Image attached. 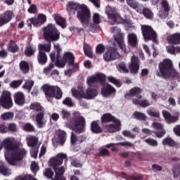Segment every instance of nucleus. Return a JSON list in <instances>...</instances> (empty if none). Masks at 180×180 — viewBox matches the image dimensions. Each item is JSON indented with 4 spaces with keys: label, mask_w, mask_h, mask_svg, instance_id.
Here are the masks:
<instances>
[{
    "label": "nucleus",
    "mask_w": 180,
    "mask_h": 180,
    "mask_svg": "<svg viewBox=\"0 0 180 180\" xmlns=\"http://www.w3.org/2000/svg\"><path fill=\"white\" fill-rule=\"evenodd\" d=\"M37 60L39 64L44 65L47 63V55L44 52H39L37 55Z\"/></svg>",
    "instance_id": "31"
},
{
    "label": "nucleus",
    "mask_w": 180,
    "mask_h": 180,
    "mask_svg": "<svg viewBox=\"0 0 180 180\" xmlns=\"http://www.w3.org/2000/svg\"><path fill=\"white\" fill-rule=\"evenodd\" d=\"M176 47L174 45H167L166 46V50L169 54H175Z\"/></svg>",
    "instance_id": "51"
},
{
    "label": "nucleus",
    "mask_w": 180,
    "mask_h": 180,
    "mask_svg": "<svg viewBox=\"0 0 180 180\" xmlns=\"http://www.w3.org/2000/svg\"><path fill=\"white\" fill-rule=\"evenodd\" d=\"M25 55L27 56V57H30V56H33L34 53H36V46H29L25 49Z\"/></svg>",
    "instance_id": "39"
},
{
    "label": "nucleus",
    "mask_w": 180,
    "mask_h": 180,
    "mask_svg": "<svg viewBox=\"0 0 180 180\" xmlns=\"http://www.w3.org/2000/svg\"><path fill=\"white\" fill-rule=\"evenodd\" d=\"M169 13V11L160 8L158 15L159 18H161V19H165L168 16Z\"/></svg>",
    "instance_id": "45"
},
{
    "label": "nucleus",
    "mask_w": 180,
    "mask_h": 180,
    "mask_svg": "<svg viewBox=\"0 0 180 180\" xmlns=\"http://www.w3.org/2000/svg\"><path fill=\"white\" fill-rule=\"evenodd\" d=\"M103 58L105 61L117 60V58H120V53L117 52V49L115 48H109L108 51L104 53Z\"/></svg>",
    "instance_id": "14"
},
{
    "label": "nucleus",
    "mask_w": 180,
    "mask_h": 180,
    "mask_svg": "<svg viewBox=\"0 0 180 180\" xmlns=\"http://www.w3.org/2000/svg\"><path fill=\"white\" fill-rule=\"evenodd\" d=\"M162 113L167 123H174L175 122H178V116H172L171 115V113L167 110H162Z\"/></svg>",
    "instance_id": "24"
},
{
    "label": "nucleus",
    "mask_w": 180,
    "mask_h": 180,
    "mask_svg": "<svg viewBox=\"0 0 180 180\" xmlns=\"http://www.w3.org/2000/svg\"><path fill=\"white\" fill-rule=\"evenodd\" d=\"M53 46L55 50H56L58 52L56 62V67H58V68H63V67H65V64L68 63L69 70L65 71V74L68 77H71V74H72V72L74 71V67H75V64H74V60L75 59V58L74 57V53L71 52H66L63 55V58L60 59V53L61 51L60 44H55Z\"/></svg>",
    "instance_id": "3"
},
{
    "label": "nucleus",
    "mask_w": 180,
    "mask_h": 180,
    "mask_svg": "<svg viewBox=\"0 0 180 180\" xmlns=\"http://www.w3.org/2000/svg\"><path fill=\"white\" fill-rule=\"evenodd\" d=\"M117 119L112 116L110 113L104 114L101 117V122L102 123H108L109 122H115Z\"/></svg>",
    "instance_id": "35"
},
{
    "label": "nucleus",
    "mask_w": 180,
    "mask_h": 180,
    "mask_svg": "<svg viewBox=\"0 0 180 180\" xmlns=\"http://www.w3.org/2000/svg\"><path fill=\"white\" fill-rule=\"evenodd\" d=\"M84 52L89 58L94 57V55H92V48L88 44H84Z\"/></svg>",
    "instance_id": "38"
},
{
    "label": "nucleus",
    "mask_w": 180,
    "mask_h": 180,
    "mask_svg": "<svg viewBox=\"0 0 180 180\" xmlns=\"http://www.w3.org/2000/svg\"><path fill=\"white\" fill-rule=\"evenodd\" d=\"M93 20L96 25L101 23V16L98 13H94L93 15Z\"/></svg>",
    "instance_id": "62"
},
{
    "label": "nucleus",
    "mask_w": 180,
    "mask_h": 180,
    "mask_svg": "<svg viewBox=\"0 0 180 180\" xmlns=\"http://www.w3.org/2000/svg\"><path fill=\"white\" fill-rule=\"evenodd\" d=\"M145 143L148 146H151V147H157L158 146V141L151 138L145 139Z\"/></svg>",
    "instance_id": "43"
},
{
    "label": "nucleus",
    "mask_w": 180,
    "mask_h": 180,
    "mask_svg": "<svg viewBox=\"0 0 180 180\" xmlns=\"http://www.w3.org/2000/svg\"><path fill=\"white\" fill-rule=\"evenodd\" d=\"M42 89L46 96L56 98V99H61V98H63V91L58 86L45 84L42 86Z\"/></svg>",
    "instance_id": "9"
},
{
    "label": "nucleus",
    "mask_w": 180,
    "mask_h": 180,
    "mask_svg": "<svg viewBox=\"0 0 180 180\" xmlns=\"http://www.w3.org/2000/svg\"><path fill=\"white\" fill-rule=\"evenodd\" d=\"M12 16H13L12 11H6L4 15L0 17V26H4V25H6V23L11 22L12 20Z\"/></svg>",
    "instance_id": "22"
},
{
    "label": "nucleus",
    "mask_w": 180,
    "mask_h": 180,
    "mask_svg": "<svg viewBox=\"0 0 180 180\" xmlns=\"http://www.w3.org/2000/svg\"><path fill=\"white\" fill-rule=\"evenodd\" d=\"M30 108L36 112H39V110H41V105L37 103H34L31 104Z\"/></svg>",
    "instance_id": "52"
},
{
    "label": "nucleus",
    "mask_w": 180,
    "mask_h": 180,
    "mask_svg": "<svg viewBox=\"0 0 180 180\" xmlns=\"http://www.w3.org/2000/svg\"><path fill=\"white\" fill-rule=\"evenodd\" d=\"M127 4L132 9H135L138 13H143L141 6L135 0H126Z\"/></svg>",
    "instance_id": "25"
},
{
    "label": "nucleus",
    "mask_w": 180,
    "mask_h": 180,
    "mask_svg": "<svg viewBox=\"0 0 180 180\" xmlns=\"http://www.w3.org/2000/svg\"><path fill=\"white\" fill-rule=\"evenodd\" d=\"M53 19L59 26L62 27L63 29L67 26V24H65V20L61 16L58 15V14H54Z\"/></svg>",
    "instance_id": "30"
},
{
    "label": "nucleus",
    "mask_w": 180,
    "mask_h": 180,
    "mask_svg": "<svg viewBox=\"0 0 180 180\" xmlns=\"http://www.w3.org/2000/svg\"><path fill=\"white\" fill-rule=\"evenodd\" d=\"M117 144H118V146H122V147H134V145L129 141L120 142Z\"/></svg>",
    "instance_id": "60"
},
{
    "label": "nucleus",
    "mask_w": 180,
    "mask_h": 180,
    "mask_svg": "<svg viewBox=\"0 0 180 180\" xmlns=\"http://www.w3.org/2000/svg\"><path fill=\"white\" fill-rule=\"evenodd\" d=\"M120 126H122L120 120L117 119L115 121H112V124L105 125V129L108 133H115V131H119V130H120Z\"/></svg>",
    "instance_id": "19"
},
{
    "label": "nucleus",
    "mask_w": 180,
    "mask_h": 180,
    "mask_svg": "<svg viewBox=\"0 0 180 180\" xmlns=\"http://www.w3.org/2000/svg\"><path fill=\"white\" fill-rule=\"evenodd\" d=\"M20 68L21 71L26 74V72H29V63L27 62L22 60L20 63Z\"/></svg>",
    "instance_id": "40"
},
{
    "label": "nucleus",
    "mask_w": 180,
    "mask_h": 180,
    "mask_svg": "<svg viewBox=\"0 0 180 180\" xmlns=\"http://www.w3.org/2000/svg\"><path fill=\"white\" fill-rule=\"evenodd\" d=\"M108 81L111 82V84H114V85H116V86H117L118 88L120 86V82H118V80L113 77H108Z\"/></svg>",
    "instance_id": "57"
},
{
    "label": "nucleus",
    "mask_w": 180,
    "mask_h": 180,
    "mask_svg": "<svg viewBox=\"0 0 180 180\" xmlns=\"http://www.w3.org/2000/svg\"><path fill=\"white\" fill-rule=\"evenodd\" d=\"M63 105H66V106H69L70 108H72L74 106V103H72V100L69 97L66 98L63 101Z\"/></svg>",
    "instance_id": "55"
},
{
    "label": "nucleus",
    "mask_w": 180,
    "mask_h": 180,
    "mask_svg": "<svg viewBox=\"0 0 180 180\" xmlns=\"http://www.w3.org/2000/svg\"><path fill=\"white\" fill-rule=\"evenodd\" d=\"M83 141H85V137L80 136L77 137L74 133L71 135V144L75 146L76 144H81Z\"/></svg>",
    "instance_id": "28"
},
{
    "label": "nucleus",
    "mask_w": 180,
    "mask_h": 180,
    "mask_svg": "<svg viewBox=\"0 0 180 180\" xmlns=\"http://www.w3.org/2000/svg\"><path fill=\"white\" fill-rule=\"evenodd\" d=\"M14 99L17 105H19L20 106L25 105V94L22 92L18 91L15 93Z\"/></svg>",
    "instance_id": "26"
},
{
    "label": "nucleus",
    "mask_w": 180,
    "mask_h": 180,
    "mask_svg": "<svg viewBox=\"0 0 180 180\" xmlns=\"http://www.w3.org/2000/svg\"><path fill=\"white\" fill-rule=\"evenodd\" d=\"M139 68L140 60H139V57L134 55L131 58V63L129 65V69L131 74H137Z\"/></svg>",
    "instance_id": "16"
},
{
    "label": "nucleus",
    "mask_w": 180,
    "mask_h": 180,
    "mask_svg": "<svg viewBox=\"0 0 180 180\" xmlns=\"http://www.w3.org/2000/svg\"><path fill=\"white\" fill-rule=\"evenodd\" d=\"M0 146H1V150L4 148V157L10 165H16L27 154V150L21 148L22 142L16 141L13 136L4 138Z\"/></svg>",
    "instance_id": "1"
},
{
    "label": "nucleus",
    "mask_w": 180,
    "mask_h": 180,
    "mask_svg": "<svg viewBox=\"0 0 180 180\" xmlns=\"http://www.w3.org/2000/svg\"><path fill=\"white\" fill-rule=\"evenodd\" d=\"M160 9H163L165 11H169V4L167 0H162V7Z\"/></svg>",
    "instance_id": "56"
},
{
    "label": "nucleus",
    "mask_w": 180,
    "mask_h": 180,
    "mask_svg": "<svg viewBox=\"0 0 180 180\" xmlns=\"http://www.w3.org/2000/svg\"><path fill=\"white\" fill-rule=\"evenodd\" d=\"M115 92H116V89L110 84H105L103 85L101 94L104 98H108L110 95H112V94H115Z\"/></svg>",
    "instance_id": "20"
},
{
    "label": "nucleus",
    "mask_w": 180,
    "mask_h": 180,
    "mask_svg": "<svg viewBox=\"0 0 180 180\" xmlns=\"http://www.w3.org/2000/svg\"><path fill=\"white\" fill-rule=\"evenodd\" d=\"M54 68V64L50 63L48 67L44 68V73L49 75L51 72V70Z\"/></svg>",
    "instance_id": "54"
},
{
    "label": "nucleus",
    "mask_w": 180,
    "mask_h": 180,
    "mask_svg": "<svg viewBox=\"0 0 180 180\" xmlns=\"http://www.w3.org/2000/svg\"><path fill=\"white\" fill-rule=\"evenodd\" d=\"M33 85H34V82H33V81L27 80L22 86V88H24V89H29V91H30V89H32L33 87Z\"/></svg>",
    "instance_id": "49"
},
{
    "label": "nucleus",
    "mask_w": 180,
    "mask_h": 180,
    "mask_svg": "<svg viewBox=\"0 0 180 180\" xmlns=\"http://www.w3.org/2000/svg\"><path fill=\"white\" fill-rule=\"evenodd\" d=\"M110 32L114 34V39L120 49L123 50L124 53H127L126 46L124 45V33L122 32L120 29L117 27H112L110 28Z\"/></svg>",
    "instance_id": "10"
},
{
    "label": "nucleus",
    "mask_w": 180,
    "mask_h": 180,
    "mask_svg": "<svg viewBox=\"0 0 180 180\" xmlns=\"http://www.w3.org/2000/svg\"><path fill=\"white\" fill-rule=\"evenodd\" d=\"M68 127L76 133H84L85 131V118L79 112H74Z\"/></svg>",
    "instance_id": "7"
},
{
    "label": "nucleus",
    "mask_w": 180,
    "mask_h": 180,
    "mask_svg": "<svg viewBox=\"0 0 180 180\" xmlns=\"http://www.w3.org/2000/svg\"><path fill=\"white\" fill-rule=\"evenodd\" d=\"M142 34L145 41L152 40L153 43H158V38L157 37V32L153 30V27L150 25L141 26Z\"/></svg>",
    "instance_id": "11"
},
{
    "label": "nucleus",
    "mask_w": 180,
    "mask_h": 180,
    "mask_svg": "<svg viewBox=\"0 0 180 180\" xmlns=\"http://www.w3.org/2000/svg\"><path fill=\"white\" fill-rule=\"evenodd\" d=\"M168 44H180V33H174L167 37Z\"/></svg>",
    "instance_id": "23"
},
{
    "label": "nucleus",
    "mask_w": 180,
    "mask_h": 180,
    "mask_svg": "<svg viewBox=\"0 0 180 180\" xmlns=\"http://www.w3.org/2000/svg\"><path fill=\"white\" fill-rule=\"evenodd\" d=\"M27 146H29V147H31V148L39 147L37 146L38 139L35 136H28L27 138Z\"/></svg>",
    "instance_id": "36"
},
{
    "label": "nucleus",
    "mask_w": 180,
    "mask_h": 180,
    "mask_svg": "<svg viewBox=\"0 0 180 180\" xmlns=\"http://www.w3.org/2000/svg\"><path fill=\"white\" fill-rule=\"evenodd\" d=\"M67 140V134L65 131L58 129L56 131V136L52 139L53 146H58V144H64Z\"/></svg>",
    "instance_id": "15"
},
{
    "label": "nucleus",
    "mask_w": 180,
    "mask_h": 180,
    "mask_svg": "<svg viewBox=\"0 0 180 180\" xmlns=\"http://www.w3.org/2000/svg\"><path fill=\"white\" fill-rule=\"evenodd\" d=\"M128 44L131 47H137L139 40L137 39V34L134 32H129L127 34Z\"/></svg>",
    "instance_id": "21"
},
{
    "label": "nucleus",
    "mask_w": 180,
    "mask_h": 180,
    "mask_svg": "<svg viewBox=\"0 0 180 180\" xmlns=\"http://www.w3.org/2000/svg\"><path fill=\"white\" fill-rule=\"evenodd\" d=\"M96 81H99L100 82H103L105 81V78H106V76L105 75L100 73L97 74L96 77Z\"/></svg>",
    "instance_id": "63"
},
{
    "label": "nucleus",
    "mask_w": 180,
    "mask_h": 180,
    "mask_svg": "<svg viewBox=\"0 0 180 180\" xmlns=\"http://www.w3.org/2000/svg\"><path fill=\"white\" fill-rule=\"evenodd\" d=\"M119 68L121 70L122 72H124L125 74L129 72V69H127V67H126V64L124 63H120L119 64Z\"/></svg>",
    "instance_id": "59"
},
{
    "label": "nucleus",
    "mask_w": 180,
    "mask_h": 180,
    "mask_svg": "<svg viewBox=\"0 0 180 180\" xmlns=\"http://www.w3.org/2000/svg\"><path fill=\"white\" fill-rule=\"evenodd\" d=\"M23 82V80H14L10 83L11 88H13V89H16L17 88H19L20 85H22V83Z\"/></svg>",
    "instance_id": "44"
},
{
    "label": "nucleus",
    "mask_w": 180,
    "mask_h": 180,
    "mask_svg": "<svg viewBox=\"0 0 180 180\" xmlns=\"http://www.w3.org/2000/svg\"><path fill=\"white\" fill-rule=\"evenodd\" d=\"M46 15L41 14L39 15L37 18H30L27 20V23L30 26H32L33 25L34 26H40L43 25L46 22Z\"/></svg>",
    "instance_id": "18"
},
{
    "label": "nucleus",
    "mask_w": 180,
    "mask_h": 180,
    "mask_svg": "<svg viewBox=\"0 0 180 180\" xmlns=\"http://www.w3.org/2000/svg\"><path fill=\"white\" fill-rule=\"evenodd\" d=\"M53 175H54V174L53 173V171H51V169H46L44 176H46V178H48L49 179H53Z\"/></svg>",
    "instance_id": "61"
},
{
    "label": "nucleus",
    "mask_w": 180,
    "mask_h": 180,
    "mask_svg": "<svg viewBox=\"0 0 180 180\" xmlns=\"http://www.w3.org/2000/svg\"><path fill=\"white\" fill-rule=\"evenodd\" d=\"M17 180H37V179L33 178L30 175H27V176H25L24 177H18L17 179Z\"/></svg>",
    "instance_id": "64"
},
{
    "label": "nucleus",
    "mask_w": 180,
    "mask_h": 180,
    "mask_svg": "<svg viewBox=\"0 0 180 180\" xmlns=\"http://www.w3.org/2000/svg\"><path fill=\"white\" fill-rule=\"evenodd\" d=\"M1 119L2 120H12L13 119V112H6L1 115Z\"/></svg>",
    "instance_id": "41"
},
{
    "label": "nucleus",
    "mask_w": 180,
    "mask_h": 180,
    "mask_svg": "<svg viewBox=\"0 0 180 180\" xmlns=\"http://www.w3.org/2000/svg\"><path fill=\"white\" fill-rule=\"evenodd\" d=\"M0 174H2L4 176H9L12 172L3 162H0Z\"/></svg>",
    "instance_id": "32"
},
{
    "label": "nucleus",
    "mask_w": 180,
    "mask_h": 180,
    "mask_svg": "<svg viewBox=\"0 0 180 180\" xmlns=\"http://www.w3.org/2000/svg\"><path fill=\"white\" fill-rule=\"evenodd\" d=\"M147 113L151 117H160V111H152L151 110H147Z\"/></svg>",
    "instance_id": "53"
},
{
    "label": "nucleus",
    "mask_w": 180,
    "mask_h": 180,
    "mask_svg": "<svg viewBox=\"0 0 180 180\" xmlns=\"http://www.w3.org/2000/svg\"><path fill=\"white\" fill-rule=\"evenodd\" d=\"M39 51L40 53H43V51H46V53H49L51 50V44H40L38 46Z\"/></svg>",
    "instance_id": "33"
},
{
    "label": "nucleus",
    "mask_w": 180,
    "mask_h": 180,
    "mask_svg": "<svg viewBox=\"0 0 180 180\" xmlns=\"http://www.w3.org/2000/svg\"><path fill=\"white\" fill-rule=\"evenodd\" d=\"M37 153H39V146H34L31 148V157H32L33 158H37Z\"/></svg>",
    "instance_id": "47"
},
{
    "label": "nucleus",
    "mask_w": 180,
    "mask_h": 180,
    "mask_svg": "<svg viewBox=\"0 0 180 180\" xmlns=\"http://www.w3.org/2000/svg\"><path fill=\"white\" fill-rule=\"evenodd\" d=\"M13 105L12 98L11 97V92L4 91L0 97V106L4 109H10Z\"/></svg>",
    "instance_id": "13"
},
{
    "label": "nucleus",
    "mask_w": 180,
    "mask_h": 180,
    "mask_svg": "<svg viewBox=\"0 0 180 180\" xmlns=\"http://www.w3.org/2000/svg\"><path fill=\"white\" fill-rule=\"evenodd\" d=\"M8 131H18V126L15 125L14 123L8 124Z\"/></svg>",
    "instance_id": "58"
},
{
    "label": "nucleus",
    "mask_w": 180,
    "mask_h": 180,
    "mask_svg": "<svg viewBox=\"0 0 180 180\" xmlns=\"http://www.w3.org/2000/svg\"><path fill=\"white\" fill-rule=\"evenodd\" d=\"M8 51H11V53H16L19 48L18 47V45L15 44V41H11L9 46H8Z\"/></svg>",
    "instance_id": "42"
},
{
    "label": "nucleus",
    "mask_w": 180,
    "mask_h": 180,
    "mask_svg": "<svg viewBox=\"0 0 180 180\" xmlns=\"http://www.w3.org/2000/svg\"><path fill=\"white\" fill-rule=\"evenodd\" d=\"M151 127L155 130H160V131H154V134H155L158 139H161L162 137H164V136H165L166 131L165 129H164V125H162L161 123L155 122L152 124Z\"/></svg>",
    "instance_id": "17"
},
{
    "label": "nucleus",
    "mask_w": 180,
    "mask_h": 180,
    "mask_svg": "<svg viewBox=\"0 0 180 180\" xmlns=\"http://www.w3.org/2000/svg\"><path fill=\"white\" fill-rule=\"evenodd\" d=\"M36 120L38 127H43L46 124V120H44V113L39 112L37 114Z\"/></svg>",
    "instance_id": "27"
},
{
    "label": "nucleus",
    "mask_w": 180,
    "mask_h": 180,
    "mask_svg": "<svg viewBox=\"0 0 180 180\" xmlns=\"http://www.w3.org/2000/svg\"><path fill=\"white\" fill-rule=\"evenodd\" d=\"M60 115L65 120H68L71 117V113H70L67 110H62Z\"/></svg>",
    "instance_id": "48"
},
{
    "label": "nucleus",
    "mask_w": 180,
    "mask_h": 180,
    "mask_svg": "<svg viewBox=\"0 0 180 180\" xmlns=\"http://www.w3.org/2000/svg\"><path fill=\"white\" fill-rule=\"evenodd\" d=\"M91 130L93 131V133L99 134L102 133V127L99 126V122L98 121H94L91 124Z\"/></svg>",
    "instance_id": "29"
},
{
    "label": "nucleus",
    "mask_w": 180,
    "mask_h": 180,
    "mask_svg": "<svg viewBox=\"0 0 180 180\" xmlns=\"http://www.w3.org/2000/svg\"><path fill=\"white\" fill-rule=\"evenodd\" d=\"M64 158H67V155L64 153H59L57 155L56 158H53L51 159V162L53 167V169L55 171V177L52 180H65L64 178V172H65V167H58V165H61L63 164V160Z\"/></svg>",
    "instance_id": "5"
},
{
    "label": "nucleus",
    "mask_w": 180,
    "mask_h": 180,
    "mask_svg": "<svg viewBox=\"0 0 180 180\" xmlns=\"http://www.w3.org/2000/svg\"><path fill=\"white\" fill-rule=\"evenodd\" d=\"M142 13L147 18V19H152L153 16V12L148 8H143Z\"/></svg>",
    "instance_id": "46"
},
{
    "label": "nucleus",
    "mask_w": 180,
    "mask_h": 180,
    "mask_svg": "<svg viewBox=\"0 0 180 180\" xmlns=\"http://www.w3.org/2000/svg\"><path fill=\"white\" fill-rule=\"evenodd\" d=\"M159 72H157L158 77L161 78H168V77H177L178 72L173 68L172 60L164 59L158 65Z\"/></svg>",
    "instance_id": "4"
},
{
    "label": "nucleus",
    "mask_w": 180,
    "mask_h": 180,
    "mask_svg": "<svg viewBox=\"0 0 180 180\" xmlns=\"http://www.w3.org/2000/svg\"><path fill=\"white\" fill-rule=\"evenodd\" d=\"M72 95L77 99H92V98H95L96 93L94 92L89 94V91H87L84 87H82L78 91L75 89H72Z\"/></svg>",
    "instance_id": "12"
},
{
    "label": "nucleus",
    "mask_w": 180,
    "mask_h": 180,
    "mask_svg": "<svg viewBox=\"0 0 180 180\" xmlns=\"http://www.w3.org/2000/svg\"><path fill=\"white\" fill-rule=\"evenodd\" d=\"M105 13L108 18V22L110 25H116L118 23H124L128 27H131V21H126L120 17V15L117 13L116 8L108 6L106 7Z\"/></svg>",
    "instance_id": "6"
},
{
    "label": "nucleus",
    "mask_w": 180,
    "mask_h": 180,
    "mask_svg": "<svg viewBox=\"0 0 180 180\" xmlns=\"http://www.w3.org/2000/svg\"><path fill=\"white\" fill-rule=\"evenodd\" d=\"M162 143L163 146H168L169 147H175V146H176V142H175L171 137L165 138L162 140Z\"/></svg>",
    "instance_id": "34"
},
{
    "label": "nucleus",
    "mask_w": 180,
    "mask_h": 180,
    "mask_svg": "<svg viewBox=\"0 0 180 180\" xmlns=\"http://www.w3.org/2000/svg\"><path fill=\"white\" fill-rule=\"evenodd\" d=\"M134 116L136 117V119H138V120H146V115L139 112H135L134 113Z\"/></svg>",
    "instance_id": "50"
},
{
    "label": "nucleus",
    "mask_w": 180,
    "mask_h": 180,
    "mask_svg": "<svg viewBox=\"0 0 180 180\" xmlns=\"http://www.w3.org/2000/svg\"><path fill=\"white\" fill-rule=\"evenodd\" d=\"M44 37L48 41H57L60 39V32L53 24H49L44 28Z\"/></svg>",
    "instance_id": "8"
},
{
    "label": "nucleus",
    "mask_w": 180,
    "mask_h": 180,
    "mask_svg": "<svg viewBox=\"0 0 180 180\" xmlns=\"http://www.w3.org/2000/svg\"><path fill=\"white\" fill-rule=\"evenodd\" d=\"M141 94V89L139 87H134L129 90V94H126L125 97L128 98V96H136L137 95H140Z\"/></svg>",
    "instance_id": "37"
},
{
    "label": "nucleus",
    "mask_w": 180,
    "mask_h": 180,
    "mask_svg": "<svg viewBox=\"0 0 180 180\" xmlns=\"http://www.w3.org/2000/svg\"><path fill=\"white\" fill-rule=\"evenodd\" d=\"M68 12L71 13H75L77 12V18L84 25L86 30L92 32L95 29V25L89 22L91 18V13L89 10L85 6V5H79L77 3L69 2L67 5Z\"/></svg>",
    "instance_id": "2"
}]
</instances>
